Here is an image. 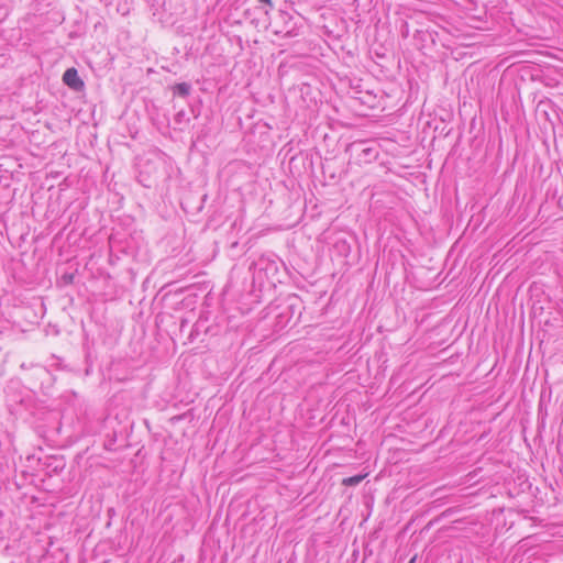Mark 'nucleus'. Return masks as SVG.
<instances>
[{
    "label": "nucleus",
    "mask_w": 563,
    "mask_h": 563,
    "mask_svg": "<svg viewBox=\"0 0 563 563\" xmlns=\"http://www.w3.org/2000/svg\"><path fill=\"white\" fill-rule=\"evenodd\" d=\"M274 33L286 38L300 35V26L294 22V16L287 11H279L275 22Z\"/></svg>",
    "instance_id": "f257e3e1"
},
{
    "label": "nucleus",
    "mask_w": 563,
    "mask_h": 563,
    "mask_svg": "<svg viewBox=\"0 0 563 563\" xmlns=\"http://www.w3.org/2000/svg\"><path fill=\"white\" fill-rule=\"evenodd\" d=\"M63 82L75 91H80L85 87V84L80 79L77 69L74 67L65 70L63 75Z\"/></svg>",
    "instance_id": "f03ea898"
},
{
    "label": "nucleus",
    "mask_w": 563,
    "mask_h": 563,
    "mask_svg": "<svg viewBox=\"0 0 563 563\" xmlns=\"http://www.w3.org/2000/svg\"><path fill=\"white\" fill-rule=\"evenodd\" d=\"M366 475L367 474H360V475H354V476H351V477H345V478L342 479V485H344V486H356L366 477Z\"/></svg>",
    "instance_id": "7ed1b4c3"
},
{
    "label": "nucleus",
    "mask_w": 563,
    "mask_h": 563,
    "mask_svg": "<svg viewBox=\"0 0 563 563\" xmlns=\"http://www.w3.org/2000/svg\"><path fill=\"white\" fill-rule=\"evenodd\" d=\"M175 92L181 97H187L190 92V85L187 82H180L175 86Z\"/></svg>",
    "instance_id": "20e7f679"
},
{
    "label": "nucleus",
    "mask_w": 563,
    "mask_h": 563,
    "mask_svg": "<svg viewBox=\"0 0 563 563\" xmlns=\"http://www.w3.org/2000/svg\"><path fill=\"white\" fill-rule=\"evenodd\" d=\"M261 2H264L269 9H273L274 4L272 0H260Z\"/></svg>",
    "instance_id": "39448f33"
},
{
    "label": "nucleus",
    "mask_w": 563,
    "mask_h": 563,
    "mask_svg": "<svg viewBox=\"0 0 563 563\" xmlns=\"http://www.w3.org/2000/svg\"><path fill=\"white\" fill-rule=\"evenodd\" d=\"M369 152H371V148H365V150H364V153H365V154H369Z\"/></svg>",
    "instance_id": "423d86ee"
},
{
    "label": "nucleus",
    "mask_w": 563,
    "mask_h": 563,
    "mask_svg": "<svg viewBox=\"0 0 563 563\" xmlns=\"http://www.w3.org/2000/svg\"><path fill=\"white\" fill-rule=\"evenodd\" d=\"M177 115L179 117V119H183V112H178Z\"/></svg>",
    "instance_id": "0eeeda50"
},
{
    "label": "nucleus",
    "mask_w": 563,
    "mask_h": 563,
    "mask_svg": "<svg viewBox=\"0 0 563 563\" xmlns=\"http://www.w3.org/2000/svg\"><path fill=\"white\" fill-rule=\"evenodd\" d=\"M177 115L179 117V119H183V112H178Z\"/></svg>",
    "instance_id": "6e6552de"
},
{
    "label": "nucleus",
    "mask_w": 563,
    "mask_h": 563,
    "mask_svg": "<svg viewBox=\"0 0 563 563\" xmlns=\"http://www.w3.org/2000/svg\"><path fill=\"white\" fill-rule=\"evenodd\" d=\"M415 562V559H411L409 563H413Z\"/></svg>",
    "instance_id": "1a4fd4ad"
},
{
    "label": "nucleus",
    "mask_w": 563,
    "mask_h": 563,
    "mask_svg": "<svg viewBox=\"0 0 563 563\" xmlns=\"http://www.w3.org/2000/svg\"><path fill=\"white\" fill-rule=\"evenodd\" d=\"M415 562V559H411L409 563H413Z\"/></svg>",
    "instance_id": "9d476101"
}]
</instances>
